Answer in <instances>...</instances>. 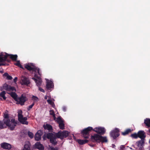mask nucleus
<instances>
[{"label": "nucleus", "mask_w": 150, "mask_h": 150, "mask_svg": "<svg viewBox=\"0 0 150 150\" xmlns=\"http://www.w3.org/2000/svg\"><path fill=\"white\" fill-rule=\"evenodd\" d=\"M68 135L69 132L67 131H64L62 132L60 131L56 135L52 133H48L45 136L47 138L50 139L51 143L53 144H55L57 143L56 140V137L62 139L64 138L67 137Z\"/></svg>", "instance_id": "obj_1"}, {"label": "nucleus", "mask_w": 150, "mask_h": 150, "mask_svg": "<svg viewBox=\"0 0 150 150\" xmlns=\"http://www.w3.org/2000/svg\"><path fill=\"white\" fill-rule=\"evenodd\" d=\"M8 111L6 110L4 113V119L3 121L6 125L10 129L13 130L16 126L17 123L14 119H12L10 120L9 119V116L8 114Z\"/></svg>", "instance_id": "obj_2"}, {"label": "nucleus", "mask_w": 150, "mask_h": 150, "mask_svg": "<svg viewBox=\"0 0 150 150\" xmlns=\"http://www.w3.org/2000/svg\"><path fill=\"white\" fill-rule=\"evenodd\" d=\"M144 143V140L141 139L137 141L135 144L132 145L130 149L133 150H144L143 146Z\"/></svg>", "instance_id": "obj_3"}, {"label": "nucleus", "mask_w": 150, "mask_h": 150, "mask_svg": "<svg viewBox=\"0 0 150 150\" xmlns=\"http://www.w3.org/2000/svg\"><path fill=\"white\" fill-rule=\"evenodd\" d=\"M25 67L29 71H32L35 72V73H38V75L40 76L41 75V71L40 69L38 67L34 66L33 64L31 63L26 64H25Z\"/></svg>", "instance_id": "obj_4"}, {"label": "nucleus", "mask_w": 150, "mask_h": 150, "mask_svg": "<svg viewBox=\"0 0 150 150\" xmlns=\"http://www.w3.org/2000/svg\"><path fill=\"white\" fill-rule=\"evenodd\" d=\"M18 120L20 123L23 125H28V122L26 121L27 118L26 117H23L22 110H18Z\"/></svg>", "instance_id": "obj_5"}, {"label": "nucleus", "mask_w": 150, "mask_h": 150, "mask_svg": "<svg viewBox=\"0 0 150 150\" xmlns=\"http://www.w3.org/2000/svg\"><path fill=\"white\" fill-rule=\"evenodd\" d=\"M93 128L92 127H89L81 131V133L83 135V137L85 138H88L89 135V132Z\"/></svg>", "instance_id": "obj_6"}, {"label": "nucleus", "mask_w": 150, "mask_h": 150, "mask_svg": "<svg viewBox=\"0 0 150 150\" xmlns=\"http://www.w3.org/2000/svg\"><path fill=\"white\" fill-rule=\"evenodd\" d=\"M39 75V76H38V75L37 74V73H35V77L37 78V79L34 78H32V79L35 81L37 86L38 87H40L42 83V80L41 78L40 77V76H40V75Z\"/></svg>", "instance_id": "obj_7"}, {"label": "nucleus", "mask_w": 150, "mask_h": 150, "mask_svg": "<svg viewBox=\"0 0 150 150\" xmlns=\"http://www.w3.org/2000/svg\"><path fill=\"white\" fill-rule=\"evenodd\" d=\"M119 130L117 128L115 129L110 132V136L112 137L114 139L116 138L119 135Z\"/></svg>", "instance_id": "obj_8"}, {"label": "nucleus", "mask_w": 150, "mask_h": 150, "mask_svg": "<svg viewBox=\"0 0 150 150\" xmlns=\"http://www.w3.org/2000/svg\"><path fill=\"white\" fill-rule=\"evenodd\" d=\"M20 83L22 85H28L30 83L29 79L24 76H22L21 77Z\"/></svg>", "instance_id": "obj_9"}, {"label": "nucleus", "mask_w": 150, "mask_h": 150, "mask_svg": "<svg viewBox=\"0 0 150 150\" xmlns=\"http://www.w3.org/2000/svg\"><path fill=\"white\" fill-rule=\"evenodd\" d=\"M27 100V99L25 95L24 94H22L20 97L18 98V100L16 101L21 105H23L24 104V103Z\"/></svg>", "instance_id": "obj_10"}, {"label": "nucleus", "mask_w": 150, "mask_h": 150, "mask_svg": "<svg viewBox=\"0 0 150 150\" xmlns=\"http://www.w3.org/2000/svg\"><path fill=\"white\" fill-rule=\"evenodd\" d=\"M93 131L98 133L101 134H104L105 132V129L103 127H96L94 129Z\"/></svg>", "instance_id": "obj_11"}, {"label": "nucleus", "mask_w": 150, "mask_h": 150, "mask_svg": "<svg viewBox=\"0 0 150 150\" xmlns=\"http://www.w3.org/2000/svg\"><path fill=\"white\" fill-rule=\"evenodd\" d=\"M100 136L97 134H94L93 135L91 136V139L93 142H100Z\"/></svg>", "instance_id": "obj_12"}, {"label": "nucleus", "mask_w": 150, "mask_h": 150, "mask_svg": "<svg viewBox=\"0 0 150 150\" xmlns=\"http://www.w3.org/2000/svg\"><path fill=\"white\" fill-rule=\"evenodd\" d=\"M3 89L9 91L15 90V88L14 87H11V86L8 85L6 83L4 84L3 86Z\"/></svg>", "instance_id": "obj_13"}, {"label": "nucleus", "mask_w": 150, "mask_h": 150, "mask_svg": "<svg viewBox=\"0 0 150 150\" xmlns=\"http://www.w3.org/2000/svg\"><path fill=\"white\" fill-rule=\"evenodd\" d=\"M42 133V132L41 130H38L35 134V139L37 141L40 140L41 139V136Z\"/></svg>", "instance_id": "obj_14"}, {"label": "nucleus", "mask_w": 150, "mask_h": 150, "mask_svg": "<svg viewBox=\"0 0 150 150\" xmlns=\"http://www.w3.org/2000/svg\"><path fill=\"white\" fill-rule=\"evenodd\" d=\"M1 146L4 149L8 150L11 148V146L10 144L5 142L1 143Z\"/></svg>", "instance_id": "obj_15"}, {"label": "nucleus", "mask_w": 150, "mask_h": 150, "mask_svg": "<svg viewBox=\"0 0 150 150\" xmlns=\"http://www.w3.org/2000/svg\"><path fill=\"white\" fill-rule=\"evenodd\" d=\"M53 84L52 81L48 80H46V87L48 90H50L53 87Z\"/></svg>", "instance_id": "obj_16"}, {"label": "nucleus", "mask_w": 150, "mask_h": 150, "mask_svg": "<svg viewBox=\"0 0 150 150\" xmlns=\"http://www.w3.org/2000/svg\"><path fill=\"white\" fill-rule=\"evenodd\" d=\"M145 133L144 131H139L138 133V137L141 139H144L145 137Z\"/></svg>", "instance_id": "obj_17"}, {"label": "nucleus", "mask_w": 150, "mask_h": 150, "mask_svg": "<svg viewBox=\"0 0 150 150\" xmlns=\"http://www.w3.org/2000/svg\"><path fill=\"white\" fill-rule=\"evenodd\" d=\"M35 147L40 150H44V147L43 146L40 142H37L35 145Z\"/></svg>", "instance_id": "obj_18"}, {"label": "nucleus", "mask_w": 150, "mask_h": 150, "mask_svg": "<svg viewBox=\"0 0 150 150\" xmlns=\"http://www.w3.org/2000/svg\"><path fill=\"white\" fill-rule=\"evenodd\" d=\"M7 57H0V66L5 65L4 63L7 59Z\"/></svg>", "instance_id": "obj_19"}, {"label": "nucleus", "mask_w": 150, "mask_h": 150, "mask_svg": "<svg viewBox=\"0 0 150 150\" xmlns=\"http://www.w3.org/2000/svg\"><path fill=\"white\" fill-rule=\"evenodd\" d=\"M0 56H18L17 54H9L6 52H1L0 53Z\"/></svg>", "instance_id": "obj_20"}, {"label": "nucleus", "mask_w": 150, "mask_h": 150, "mask_svg": "<svg viewBox=\"0 0 150 150\" xmlns=\"http://www.w3.org/2000/svg\"><path fill=\"white\" fill-rule=\"evenodd\" d=\"M43 127L45 129H47L50 131L52 130V126L48 124H46L45 125H44Z\"/></svg>", "instance_id": "obj_21"}, {"label": "nucleus", "mask_w": 150, "mask_h": 150, "mask_svg": "<svg viewBox=\"0 0 150 150\" xmlns=\"http://www.w3.org/2000/svg\"><path fill=\"white\" fill-rule=\"evenodd\" d=\"M100 142L102 143L107 142H108V139L106 137H103L100 136Z\"/></svg>", "instance_id": "obj_22"}, {"label": "nucleus", "mask_w": 150, "mask_h": 150, "mask_svg": "<svg viewBox=\"0 0 150 150\" xmlns=\"http://www.w3.org/2000/svg\"><path fill=\"white\" fill-rule=\"evenodd\" d=\"M77 141L79 144L82 145L87 143L88 140L87 139H78Z\"/></svg>", "instance_id": "obj_23"}, {"label": "nucleus", "mask_w": 150, "mask_h": 150, "mask_svg": "<svg viewBox=\"0 0 150 150\" xmlns=\"http://www.w3.org/2000/svg\"><path fill=\"white\" fill-rule=\"evenodd\" d=\"M10 95L16 101L18 100V96L15 93L11 92Z\"/></svg>", "instance_id": "obj_24"}, {"label": "nucleus", "mask_w": 150, "mask_h": 150, "mask_svg": "<svg viewBox=\"0 0 150 150\" xmlns=\"http://www.w3.org/2000/svg\"><path fill=\"white\" fill-rule=\"evenodd\" d=\"M5 94L6 92L5 91H2L0 94V99L2 100V98H3L4 100H5L6 98L5 96Z\"/></svg>", "instance_id": "obj_25"}, {"label": "nucleus", "mask_w": 150, "mask_h": 150, "mask_svg": "<svg viewBox=\"0 0 150 150\" xmlns=\"http://www.w3.org/2000/svg\"><path fill=\"white\" fill-rule=\"evenodd\" d=\"M14 64L16 65V66H17L18 67H19L20 68L24 69V67L22 66L21 64L20 63V61L19 60L16 61V62L14 63Z\"/></svg>", "instance_id": "obj_26"}, {"label": "nucleus", "mask_w": 150, "mask_h": 150, "mask_svg": "<svg viewBox=\"0 0 150 150\" xmlns=\"http://www.w3.org/2000/svg\"><path fill=\"white\" fill-rule=\"evenodd\" d=\"M6 126H7L6 125V124L4 122L3 120L2 121H0V128L1 129H2L4 127H6Z\"/></svg>", "instance_id": "obj_27"}, {"label": "nucleus", "mask_w": 150, "mask_h": 150, "mask_svg": "<svg viewBox=\"0 0 150 150\" xmlns=\"http://www.w3.org/2000/svg\"><path fill=\"white\" fill-rule=\"evenodd\" d=\"M144 123L148 127H150V119H146L144 120Z\"/></svg>", "instance_id": "obj_28"}, {"label": "nucleus", "mask_w": 150, "mask_h": 150, "mask_svg": "<svg viewBox=\"0 0 150 150\" xmlns=\"http://www.w3.org/2000/svg\"><path fill=\"white\" fill-rule=\"evenodd\" d=\"M47 101L48 103L51 105L53 108H54L55 106V105L52 100L49 99L47 100Z\"/></svg>", "instance_id": "obj_29"}, {"label": "nucleus", "mask_w": 150, "mask_h": 150, "mask_svg": "<svg viewBox=\"0 0 150 150\" xmlns=\"http://www.w3.org/2000/svg\"><path fill=\"white\" fill-rule=\"evenodd\" d=\"M4 76H5L6 77V79L8 80H11L12 79V77L10 76H9L8 73H5L4 75Z\"/></svg>", "instance_id": "obj_30"}, {"label": "nucleus", "mask_w": 150, "mask_h": 150, "mask_svg": "<svg viewBox=\"0 0 150 150\" xmlns=\"http://www.w3.org/2000/svg\"><path fill=\"white\" fill-rule=\"evenodd\" d=\"M50 114L52 116L54 120H55L56 119V117L54 111L52 110H50Z\"/></svg>", "instance_id": "obj_31"}, {"label": "nucleus", "mask_w": 150, "mask_h": 150, "mask_svg": "<svg viewBox=\"0 0 150 150\" xmlns=\"http://www.w3.org/2000/svg\"><path fill=\"white\" fill-rule=\"evenodd\" d=\"M59 125L60 129H64V125L63 123V122L62 123H59Z\"/></svg>", "instance_id": "obj_32"}, {"label": "nucleus", "mask_w": 150, "mask_h": 150, "mask_svg": "<svg viewBox=\"0 0 150 150\" xmlns=\"http://www.w3.org/2000/svg\"><path fill=\"white\" fill-rule=\"evenodd\" d=\"M32 99L35 102H38L39 100L38 98L36 96H33Z\"/></svg>", "instance_id": "obj_33"}, {"label": "nucleus", "mask_w": 150, "mask_h": 150, "mask_svg": "<svg viewBox=\"0 0 150 150\" xmlns=\"http://www.w3.org/2000/svg\"><path fill=\"white\" fill-rule=\"evenodd\" d=\"M56 121L58 123V124L63 122L62 120L60 117H59L57 118Z\"/></svg>", "instance_id": "obj_34"}, {"label": "nucleus", "mask_w": 150, "mask_h": 150, "mask_svg": "<svg viewBox=\"0 0 150 150\" xmlns=\"http://www.w3.org/2000/svg\"><path fill=\"white\" fill-rule=\"evenodd\" d=\"M131 136L133 138H137L138 137V134L134 133L132 134L131 135Z\"/></svg>", "instance_id": "obj_35"}, {"label": "nucleus", "mask_w": 150, "mask_h": 150, "mask_svg": "<svg viewBox=\"0 0 150 150\" xmlns=\"http://www.w3.org/2000/svg\"><path fill=\"white\" fill-rule=\"evenodd\" d=\"M28 134L29 137L31 139L33 137V133L30 132H28Z\"/></svg>", "instance_id": "obj_36"}, {"label": "nucleus", "mask_w": 150, "mask_h": 150, "mask_svg": "<svg viewBox=\"0 0 150 150\" xmlns=\"http://www.w3.org/2000/svg\"><path fill=\"white\" fill-rule=\"evenodd\" d=\"M34 103H33L32 104L30 105L28 107V110H29L31 108H32L34 106Z\"/></svg>", "instance_id": "obj_37"}, {"label": "nucleus", "mask_w": 150, "mask_h": 150, "mask_svg": "<svg viewBox=\"0 0 150 150\" xmlns=\"http://www.w3.org/2000/svg\"><path fill=\"white\" fill-rule=\"evenodd\" d=\"M11 59L13 60L16 61L17 59V57H10Z\"/></svg>", "instance_id": "obj_38"}, {"label": "nucleus", "mask_w": 150, "mask_h": 150, "mask_svg": "<svg viewBox=\"0 0 150 150\" xmlns=\"http://www.w3.org/2000/svg\"><path fill=\"white\" fill-rule=\"evenodd\" d=\"M39 87V90L40 91H41L43 92H45V91L42 89V88H41L40 87Z\"/></svg>", "instance_id": "obj_39"}, {"label": "nucleus", "mask_w": 150, "mask_h": 150, "mask_svg": "<svg viewBox=\"0 0 150 150\" xmlns=\"http://www.w3.org/2000/svg\"><path fill=\"white\" fill-rule=\"evenodd\" d=\"M131 129H128L126 130V131L127 132V134L131 132Z\"/></svg>", "instance_id": "obj_40"}, {"label": "nucleus", "mask_w": 150, "mask_h": 150, "mask_svg": "<svg viewBox=\"0 0 150 150\" xmlns=\"http://www.w3.org/2000/svg\"><path fill=\"white\" fill-rule=\"evenodd\" d=\"M66 107L65 106H63L62 108V109L65 112L66 110Z\"/></svg>", "instance_id": "obj_41"}, {"label": "nucleus", "mask_w": 150, "mask_h": 150, "mask_svg": "<svg viewBox=\"0 0 150 150\" xmlns=\"http://www.w3.org/2000/svg\"><path fill=\"white\" fill-rule=\"evenodd\" d=\"M122 135H125L127 134H127V132L125 131V132H122Z\"/></svg>", "instance_id": "obj_42"}, {"label": "nucleus", "mask_w": 150, "mask_h": 150, "mask_svg": "<svg viewBox=\"0 0 150 150\" xmlns=\"http://www.w3.org/2000/svg\"><path fill=\"white\" fill-rule=\"evenodd\" d=\"M125 146L124 145H121L120 147V149L122 150L123 149H124L125 148Z\"/></svg>", "instance_id": "obj_43"}, {"label": "nucleus", "mask_w": 150, "mask_h": 150, "mask_svg": "<svg viewBox=\"0 0 150 150\" xmlns=\"http://www.w3.org/2000/svg\"><path fill=\"white\" fill-rule=\"evenodd\" d=\"M17 79V77H16L14 78V79H13V81L14 82H16Z\"/></svg>", "instance_id": "obj_44"}, {"label": "nucleus", "mask_w": 150, "mask_h": 150, "mask_svg": "<svg viewBox=\"0 0 150 150\" xmlns=\"http://www.w3.org/2000/svg\"><path fill=\"white\" fill-rule=\"evenodd\" d=\"M51 150H57V149L53 147H52L51 148Z\"/></svg>", "instance_id": "obj_45"}, {"label": "nucleus", "mask_w": 150, "mask_h": 150, "mask_svg": "<svg viewBox=\"0 0 150 150\" xmlns=\"http://www.w3.org/2000/svg\"><path fill=\"white\" fill-rule=\"evenodd\" d=\"M48 96H45V99H47V98Z\"/></svg>", "instance_id": "obj_46"}, {"label": "nucleus", "mask_w": 150, "mask_h": 150, "mask_svg": "<svg viewBox=\"0 0 150 150\" xmlns=\"http://www.w3.org/2000/svg\"><path fill=\"white\" fill-rule=\"evenodd\" d=\"M112 146H113V147L114 148L115 146V145L114 144H112Z\"/></svg>", "instance_id": "obj_47"}]
</instances>
